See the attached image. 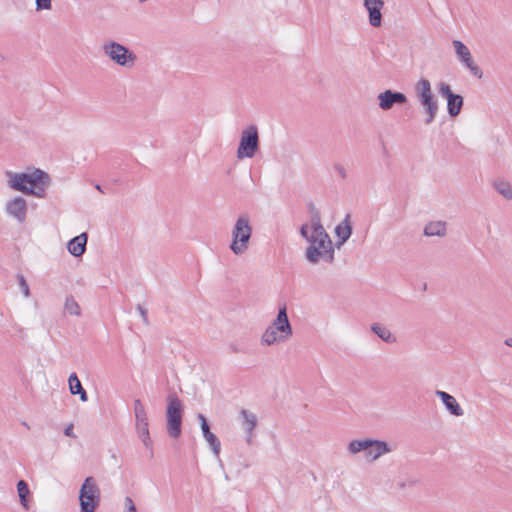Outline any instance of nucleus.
Returning <instances> with one entry per match:
<instances>
[{
    "label": "nucleus",
    "mask_w": 512,
    "mask_h": 512,
    "mask_svg": "<svg viewBox=\"0 0 512 512\" xmlns=\"http://www.w3.org/2000/svg\"><path fill=\"white\" fill-rule=\"evenodd\" d=\"M315 224L316 227H309L305 223L300 228V235L309 243L305 257L311 264H318L320 261L332 264L335 257L332 240L322 224H318V221Z\"/></svg>",
    "instance_id": "obj_1"
},
{
    "label": "nucleus",
    "mask_w": 512,
    "mask_h": 512,
    "mask_svg": "<svg viewBox=\"0 0 512 512\" xmlns=\"http://www.w3.org/2000/svg\"><path fill=\"white\" fill-rule=\"evenodd\" d=\"M7 176L9 177L8 185L13 190L38 198L45 197L51 183L49 174L39 168L34 169L32 173L7 172Z\"/></svg>",
    "instance_id": "obj_2"
},
{
    "label": "nucleus",
    "mask_w": 512,
    "mask_h": 512,
    "mask_svg": "<svg viewBox=\"0 0 512 512\" xmlns=\"http://www.w3.org/2000/svg\"><path fill=\"white\" fill-rule=\"evenodd\" d=\"M293 334L292 326L287 315L285 305L279 308L277 317L266 328L261 336V341L267 346L277 342L287 341Z\"/></svg>",
    "instance_id": "obj_3"
},
{
    "label": "nucleus",
    "mask_w": 512,
    "mask_h": 512,
    "mask_svg": "<svg viewBox=\"0 0 512 512\" xmlns=\"http://www.w3.org/2000/svg\"><path fill=\"white\" fill-rule=\"evenodd\" d=\"M253 228L250 216L243 213L238 216L231 231V251L237 255H243L249 249Z\"/></svg>",
    "instance_id": "obj_4"
},
{
    "label": "nucleus",
    "mask_w": 512,
    "mask_h": 512,
    "mask_svg": "<svg viewBox=\"0 0 512 512\" xmlns=\"http://www.w3.org/2000/svg\"><path fill=\"white\" fill-rule=\"evenodd\" d=\"M347 449L351 454H357L361 451H364L366 459L369 462L376 461L381 456L392 451V447L386 441L370 438L352 440L348 444Z\"/></svg>",
    "instance_id": "obj_5"
},
{
    "label": "nucleus",
    "mask_w": 512,
    "mask_h": 512,
    "mask_svg": "<svg viewBox=\"0 0 512 512\" xmlns=\"http://www.w3.org/2000/svg\"><path fill=\"white\" fill-rule=\"evenodd\" d=\"M167 402V433L171 438L177 439L182 432L183 405L175 393L168 395Z\"/></svg>",
    "instance_id": "obj_6"
},
{
    "label": "nucleus",
    "mask_w": 512,
    "mask_h": 512,
    "mask_svg": "<svg viewBox=\"0 0 512 512\" xmlns=\"http://www.w3.org/2000/svg\"><path fill=\"white\" fill-rule=\"evenodd\" d=\"M101 501V491L94 477L85 478L79 491L80 512H95Z\"/></svg>",
    "instance_id": "obj_7"
},
{
    "label": "nucleus",
    "mask_w": 512,
    "mask_h": 512,
    "mask_svg": "<svg viewBox=\"0 0 512 512\" xmlns=\"http://www.w3.org/2000/svg\"><path fill=\"white\" fill-rule=\"evenodd\" d=\"M103 52L111 61L119 66L131 68L134 66L137 56L124 45L108 41L102 46Z\"/></svg>",
    "instance_id": "obj_8"
},
{
    "label": "nucleus",
    "mask_w": 512,
    "mask_h": 512,
    "mask_svg": "<svg viewBox=\"0 0 512 512\" xmlns=\"http://www.w3.org/2000/svg\"><path fill=\"white\" fill-rule=\"evenodd\" d=\"M259 149V133L255 125H250L241 133L237 157L239 159L252 158Z\"/></svg>",
    "instance_id": "obj_9"
},
{
    "label": "nucleus",
    "mask_w": 512,
    "mask_h": 512,
    "mask_svg": "<svg viewBox=\"0 0 512 512\" xmlns=\"http://www.w3.org/2000/svg\"><path fill=\"white\" fill-rule=\"evenodd\" d=\"M134 414L138 437L142 441L143 445L151 451V456H153L152 440L150 438L149 433L148 416L145 407L140 399L134 400Z\"/></svg>",
    "instance_id": "obj_10"
},
{
    "label": "nucleus",
    "mask_w": 512,
    "mask_h": 512,
    "mask_svg": "<svg viewBox=\"0 0 512 512\" xmlns=\"http://www.w3.org/2000/svg\"><path fill=\"white\" fill-rule=\"evenodd\" d=\"M439 94L447 99V111L450 117H457L462 110L464 99L460 94L453 93L449 84L440 82L438 84Z\"/></svg>",
    "instance_id": "obj_11"
},
{
    "label": "nucleus",
    "mask_w": 512,
    "mask_h": 512,
    "mask_svg": "<svg viewBox=\"0 0 512 512\" xmlns=\"http://www.w3.org/2000/svg\"><path fill=\"white\" fill-rule=\"evenodd\" d=\"M455 53L459 59V61L471 72L473 76L478 79H481L483 76V72L480 67L474 62L471 52L468 47L459 40H454L452 42Z\"/></svg>",
    "instance_id": "obj_12"
},
{
    "label": "nucleus",
    "mask_w": 512,
    "mask_h": 512,
    "mask_svg": "<svg viewBox=\"0 0 512 512\" xmlns=\"http://www.w3.org/2000/svg\"><path fill=\"white\" fill-rule=\"evenodd\" d=\"M27 210V201L21 196L14 197L5 205L6 213L15 218L19 223L25 222Z\"/></svg>",
    "instance_id": "obj_13"
},
{
    "label": "nucleus",
    "mask_w": 512,
    "mask_h": 512,
    "mask_svg": "<svg viewBox=\"0 0 512 512\" xmlns=\"http://www.w3.org/2000/svg\"><path fill=\"white\" fill-rule=\"evenodd\" d=\"M379 101V107L384 110H390L394 105H402L407 102V97L404 93L393 91V90H385L377 96Z\"/></svg>",
    "instance_id": "obj_14"
},
{
    "label": "nucleus",
    "mask_w": 512,
    "mask_h": 512,
    "mask_svg": "<svg viewBox=\"0 0 512 512\" xmlns=\"http://www.w3.org/2000/svg\"><path fill=\"white\" fill-rule=\"evenodd\" d=\"M198 419L200 420V426H201V431H202L203 437L210 445L213 454L218 458L220 455V450H221L220 440L217 438V436L215 434H213L210 431V427L207 422V419L203 414H198Z\"/></svg>",
    "instance_id": "obj_15"
},
{
    "label": "nucleus",
    "mask_w": 512,
    "mask_h": 512,
    "mask_svg": "<svg viewBox=\"0 0 512 512\" xmlns=\"http://www.w3.org/2000/svg\"><path fill=\"white\" fill-rule=\"evenodd\" d=\"M364 6L369 13L370 25L373 27L381 26V10L384 6V2L382 0H364Z\"/></svg>",
    "instance_id": "obj_16"
},
{
    "label": "nucleus",
    "mask_w": 512,
    "mask_h": 512,
    "mask_svg": "<svg viewBox=\"0 0 512 512\" xmlns=\"http://www.w3.org/2000/svg\"><path fill=\"white\" fill-rule=\"evenodd\" d=\"M239 417L241 419L242 428L244 429V431L246 432V435H247L246 441L248 444H250L252 442V438H253V431L257 426V422H258L257 416H256V414H254L253 412H251L247 409H242L240 411Z\"/></svg>",
    "instance_id": "obj_17"
},
{
    "label": "nucleus",
    "mask_w": 512,
    "mask_h": 512,
    "mask_svg": "<svg viewBox=\"0 0 512 512\" xmlns=\"http://www.w3.org/2000/svg\"><path fill=\"white\" fill-rule=\"evenodd\" d=\"M418 101L423 106L424 112L426 114V118L424 120L425 124H431L434 121L439 110L437 100L434 98V95L431 94L429 96L419 98Z\"/></svg>",
    "instance_id": "obj_18"
},
{
    "label": "nucleus",
    "mask_w": 512,
    "mask_h": 512,
    "mask_svg": "<svg viewBox=\"0 0 512 512\" xmlns=\"http://www.w3.org/2000/svg\"><path fill=\"white\" fill-rule=\"evenodd\" d=\"M435 394L437 397L440 398V400L442 401L446 409L450 412V414L457 417L463 416L464 411L454 396L441 390H437Z\"/></svg>",
    "instance_id": "obj_19"
},
{
    "label": "nucleus",
    "mask_w": 512,
    "mask_h": 512,
    "mask_svg": "<svg viewBox=\"0 0 512 512\" xmlns=\"http://www.w3.org/2000/svg\"><path fill=\"white\" fill-rule=\"evenodd\" d=\"M87 239L88 235L85 232L71 239L67 245L70 254L75 257L83 255L86 250Z\"/></svg>",
    "instance_id": "obj_20"
},
{
    "label": "nucleus",
    "mask_w": 512,
    "mask_h": 512,
    "mask_svg": "<svg viewBox=\"0 0 512 512\" xmlns=\"http://www.w3.org/2000/svg\"><path fill=\"white\" fill-rule=\"evenodd\" d=\"M335 234L339 238V242H337L336 244L337 247L339 248L350 238L352 234L350 214H347L344 220L335 227Z\"/></svg>",
    "instance_id": "obj_21"
},
{
    "label": "nucleus",
    "mask_w": 512,
    "mask_h": 512,
    "mask_svg": "<svg viewBox=\"0 0 512 512\" xmlns=\"http://www.w3.org/2000/svg\"><path fill=\"white\" fill-rule=\"evenodd\" d=\"M17 492H18L19 501H20L22 508L25 511L30 510L32 494H31L29 486L25 480H19L17 482Z\"/></svg>",
    "instance_id": "obj_22"
},
{
    "label": "nucleus",
    "mask_w": 512,
    "mask_h": 512,
    "mask_svg": "<svg viewBox=\"0 0 512 512\" xmlns=\"http://www.w3.org/2000/svg\"><path fill=\"white\" fill-rule=\"evenodd\" d=\"M69 390L72 395H79L80 400L82 402H86L88 400V395L86 390L83 388L77 374L75 372L71 373L68 378Z\"/></svg>",
    "instance_id": "obj_23"
},
{
    "label": "nucleus",
    "mask_w": 512,
    "mask_h": 512,
    "mask_svg": "<svg viewBox=\"0 0 512 512\" xmlns=\"http://www.w3.org/2000/svg\"><path fill=\"white\" fill-rule=\"evenodd\" d=\"M423 233L425 236L432 237H444L447 233L446 222L444 221H432L426 224Z\"/></svg>",
    "instance_id": "obj_24"
},
{
    "label": "nucleus",
    "mask_w": 512,
    "mask_h": 512,
    "mask_svg": "<svg viewBox=\"0 0 512 512\" xmlns=\"http://www.w3.org/2000/svg\"><path fill=\"white\" fill-rule=\"evenodd\" d=\"M371 331L386 343L392 344L396 342V337L392 335L391 331L380 323H373Z\"/></svg>",
    "instance_id": "obj_25"
},
{
    "label": "nucleus",
    "mask_w": 512,
    "mask_h": 512,
    "mask_svg": "<svg viewBox=\"0 0 512 512\" xmlns=\"http://www.w3.org/2000/svg\"><path fill=\"white\" fill-rule=\"evenodd\" d=\"M493 187L505 199H507V200L512 199V185L508 181L503 180V179L496 180L493 183Z\"/></svg>",
    "instance_id": "obj_26"
},
{
    "label": "nucleus",
    "mask_w": 512,
    "mask_h": 512,
    "mask_svg": "<svg viewBox=\"0 0 512 512\" xmlns=\"http://www.w3.org/2000/svg\"><path fill=\"white\" fill-rule=\"evenodd\" d=\"M415 92L418 99L433 94L430 81L421 78L415 85Z\"/></svg>",
    "instance_id": "obj_27"
},
{
    "label": "nucleus",
    "mask_w": 512,
    "mask_h": 512,
    "mask_svg": "<svg viewBox=\"0 0 512 512\" xmlns=\"http://www.w3.org/2000/svg\"><path fill=\"white\" fill-rule=\"evenodd\" d=\"M64 310L66 313L74 316H79L81 313L80 306L76 302L73 296H67L64 304Z\"/></svg>",
    "instance_id": "obj_28"
},
{
    "label": "nucleus",
    "mask_w": 512,
    "mask_h": 512,
    "mask_svg": "<svg viewBox=\"0 0 512 512\" xmlns=\"http://www.w3.org/2000/svg\"><path fill=\"white\" fill-rule=\"evenodd\" d=\"M309 212L311 214L310 223H308L309 227H316V222L318 221V224L321 223V216L319 210L313 205H309Z\"/></svg>",
    "instance_id": "obj_29"
},
{
    "label": "nucleus",
    "mask_w": 512,
    "mask_h": 512,
    "mask_svg": "<svg viewBox=\"0 0 512 512\" xmlns=\"http://www.w3.org/2000/svg\"><path fill=\"white\" fill-rule=\"evenodd\" d=\"M17 280H18V284H19L24 296L29 297L30 289H29V285H28L25 277L22 274H17Z\"/></svg>",
    "instance_id": "obj_30"
},
{
    "label": "nucleus",
    "mask_w": 512,
    "mask_h": 512,
    "mask_svg": "<svg viewBox=\"0 0 512 512\" xmlns=\"http://www.w3.org/2000/svg\"><path fill=\"white\" fill-rule=\"evenodd\" d=\"M418 479L416 478H407L403 481L398 482L397 486L400 489H410L418 484Z\"/></svg>",
    "instance_id": "obj_31"
},
{
    "label": "nucleus",
    "mask_w": 512,
    "mask_h": 512,
    "mask_svg": "<svg viewBox=\"0 0 512 512\" xmlns=\"http://www.w3.org/2000/svg\"><path fill=\"white\" fill-rule=\"evenodd\" d=\"M333 168L338 177H340L342 180H346L348 178V171L342 164L336 163L334 164Z\"/></svg>",
    "instance_id": "obj_32"
},
{
    "label": "nucleus",
    "mask_w": 512,
    "mask_h": 512,
    "mask_svg": "<svg viewBox=\"0 0 512 512\" xmlns=\"http://www.w3.org/2000/svg\"><path fill=\"white\" fill-rule=\"evenodd\" d=\"M51 8V0H36V9H50Z\"/></svg>",
    "instance_id": "obj_33"
},
{
    "label": "nucleus",
    "mask_w": 512,
    "mask_h": 512,
    "mask_svg": "<svg viewBox=\"0 0 512 512\" xmlns=\"http://www.w3.org/2000/svg\"><path fill=\"white\" fill-rule=\"evenodd\" d=\"M125 507L127 509L126 512H137L136 506H135L133 500L128 496L125 498Z\"/></svg>",
    "instance_id": "obj_34"
},
{
    "label": "nucleus",
    "mask_w": 512,
    "mask_h": 512,
    "mask_svg": "<svg viewBox=\"0 0 512 512\" xmlns=\"http://www.w3.org/2000/svg\"><path fill=\"white\" fill-rule=\"evenodd\" d=\"M137 310L139 311L140 313V316L142 317L143 319V322L147 325L149 324V320H148V313H147V310L140 304L137 305Z\"/></svg>",
    "instance_id": "obj_35"
},
{
    "label": "nucleus",
    "mask_w": 512,
    "mask_h": 512,
    "mask_svg": "<svg viewBox=\"0 0 512 512\" xmlns=\"http://www.w3.org/2000/svg\"><path fill=\"white\" fill-rule=\"evenodd\" d=\"M73 424H69L65 429H64V434L68 437H71V438H75V434L73 432Z\"/></svg>",
    "instance_id": "obj_36"
},
{
    "label": "nucleus",
    "mask_w": 512,
    "mask_h": 512,
    "mask_svg": "<svg viewBox=\"0 0 512 512\" xmlns=\"http://www.w3.org/2000/svg\"><path fill=\"white\" fill-rule=\"evenodd\" d=\"M505 344H506L507 346L512 347V338H508V339H506V340H505Z\"/></svg>",
    "instance_id": "obj_37"
},
{
    "label": "nucleus",
    "mask_w": 512,
    "mask_h": 512,
    "mask_svg": "<svg viewBox=\"0 0 512 512\" xmlns=\"http://www.w3.org/2000/svg\"><path fill=\"white\" fill-rule=\"evenodd\" d=\"M95 188H96L98 191L103 192V190H102V188H101V186H100L99 184H96V185H95Z\"/></svg>",
    "instance_id": "obj_38"
},
{
    "label": "nucleus",
    "mask_w": 512,
    "mask_h": 512,
    "mask_svg": "<svg viewBox=\"0 0 512 512\" xmlns=\"http://www.w3.org/2000/svg\"><path fill=\"white\" fill-rule=\"evenodd\" d=\"M24 427L29 428L28 424L26 422H23Z\"/></svg>",
    "instance_id": "obj_39"
}]
</instances>
